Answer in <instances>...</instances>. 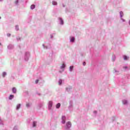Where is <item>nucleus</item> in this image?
Returning <instances> with one entry per match:
<instances>
[{"mask_svg":"<svg viewBox=\"0 0 130 130\" xmlns=\"http://www.w3.org/2000/svg\"><path fill=\"white\" fill-rule=\"evenodd\" d=\"M62 123L64 124L66 123V116H62Z\"/></svg>","mask_w":130,"mask_h":130,"instance_id":"f257e3e1","label":"nucleus"},{"mask_svg":"<svg viewBox=\"0 0 130 130\" xmlns=\"http://www.w3.org/2000/svg\"><path fill=\"white\" fill-rule=\"evenodd\" d=\"M71 125H72V124L71 123V122L69 121L67 123V127L70 128Z\"/></svg>","mask_w":130,"mask_h":130,"instance_id":"f03ea898","label":"nucleus"},{"mask_svg":"<svg viewBox=\"0 0 130 130\" xmlns=\"http://www.w3.org/2000/svg\"><path fill=\"white\" fill-rule=\"evenodd\" d=\"M12 90L13 93H16V92H17V89H16L15 87H13L12 88Z\"/></svg>","mask_w":130,"mask_h":130,"instance_id":"7ed1b4c3","label":"nucleus"},{"mask_svg":"<svg viewBox=\"0 0 130 130\" xmlns=\"http://www.w3.org/2000/svg\"><path fill=\"white\" fill-rule=\"evenodd\" d=\"M51 107H52V102H49V108H51Z\"/></svg>","mask_w":130,"mask_h":130,"instance_id":"20e7f679","label":"nucleus"},{"mask_svg":"<svg viewBox=\"0 0 130 130\" xmlns=\"http://www.w3.org/2000/svg\"><path fill=\"white\" fill-rule=\"evenodd\" d=\"M14 98V95L13 94H11L10 95L9 98V99H10V100H12V99Z\"/></svg>","mask_w":130,"mask_h":130,"instance_id":"39448f33","label":"nucleus"},{"mask_svg":"<svg viewBox=\"0 0 130 130\" xmlns=\"http://www.w3.org/2000/svg\"><path fill=\"white\" fill-rule=\"evenodd\" d=\"M52 5H53V6H56V5H57V3L56 2L53 1L52 2Z\"/></svg>","mask_w":130,"mask_h":130,"instance_id":"423d86ee","label":"nucleus"},{"mask_svg":"<svg viewBox=\"0 0 130 130\" xmlns=\"http://www.w3.org/2000/svg\"><path fill=\"white\" fill-rule=\"evenodd\" d=\"M30 9H31V10H33L34 9H35V5H32L30 6Z\"/></svg>","mask_w":130,"mask_h":130,"instance_id":"0eeeda50","label":"nucleus"},{"mask_svg":"<svg viewBox=\"0 0 130 130\" xmlns=\"http://www.w3.org/2000/svg\"><path fill=\"white\" fill-rule=\"evenodd\" d=\"M75 41V38L72 37L71 38V42H74Z\"/></svg>","mask_w":130,"mask_h":130,"instance_id":"6e6552de","label":"nucleus"},{"mask_svg":"<svg viewBox=\"0 0 130 130\" xmlns=\"http://www.w3.org/2000/svg\"><path fill=\"white\" fill-rule=\"evenodd\" d=\"M62 83V80L61 79L59 80V81H58L59 85H61Z\"/></svg>","mask_w":130,"mask_h":130,"instance_id":"1a4fd4ad","label":"nucleus"},{"mask_svg":"<svg viewBox=\"0 0 130 130\" xmlns=\"http://www.w3.org/2000/svg\"><path fill=\"white\" fill-rule=\"evenodd\" d=\"M20 107H21V105L19 104L17 106L16 109L18 110V109H20Z\"/></svg>","mask_w":130,"mask_h":130,"instance_id":"9d476101","label":"nucleus"},{"mask_svg":"<svg viewBox=\"0 0 130 130\" xmlns=\"http://www.w3.org/2000/svg\"><path fill=\"white\" fill-rule=\"evenodd\" d=\"M73 69H74V66H71L70 67V72H72V71H73Z\"/></svg>","mask_w":130,"mask_h":130,"instance_id":"9b49d317","label":"nucleus"},{"mask_svg":"<svg viewBox=\"0 0 130 130\" xmlns=\"http://www.w3.org/2000/svg\"><path fill=\"white\" fill-rule=\"evenodd\" d=\"M59 107H60V104L58 103V104L56 105V108H59Z\"/></svg>","mask_w":130,"mask_h":130,"instance_id":"f8f14e48","label":"nucleus"},{"mask_svg":"<svg viewBox=\"0 0 130 130\" xmlns=\"http://www.w3.org/2000/svg\"><path fill=\"white\" fill-rule=\"evenodd\" d=\"M123 57H124V59L125 60H126V59H128V57H127L126 56H124Z\"/></svg>","mask_w":130,"mask_h":130,"instance_id":"ddd939ff","label":"nucleus"},{"mask_svg":"<svg viewBox=\"0 0 130 130\" xmlns=\"http://www.w3.org/2000/svg\"><path fill=\"white\" fill-rule=\"evenodd\" d=\"M60 23H61V25H63V21L62 20V19L61 18L60 19Z\"/></svg>","mask_w":130,"mask_h":130,"instance_id":"4468645a","label":"nucleus"},{"mask_svg":"<svg viewBox=\"0 0 130 130\" xmlns=\"http://www.w3.org/2000/svg\"><path fill=\"white\" fill-rule=\"evenodd\" d=\"M123 104H126L127 103V101L124 100L123 101Z\"/></svg>","mask_w":130,"mask_h":130,"instance_id":"2eb2a0df","label":"nucleus"},{"mask_svg":"<svg viewBox=\"0 0 130 130\" xmlns=\"http://www.w3.org/2000/svg\"><path fill=\"white\" fill-rule=\"evenodd\" d=\"M33 126H34V127H35V126H36V122L34 121V122H33Z\"/></svg>","mask_w":130,"mask_h":130,"instance_id":"dca6fc26","label":"nucleus"},{"mask_svg":"<svg viewBox=\"0 0 130 130\" xmlns=\"http://www.w3.org/2000/svg\"><path fill=\"white\" fill-rule=\"evenodd\" d=\"M66 66L64 65V64H62V65L61 67V69H64Z\"/></svg>","mask_w":130,"mask_h":130,"instance_id":"f3484780","label":"nucleus"},{"mask_svg":"<svg viewBox=\"0 0 130 130\" xmlns=\"http://www.w3.org/2000/svg\"><path fill=\"white\" fill-rule=\"evenodd\" d=\"M120 14L121 17H122V16H123V12H120Z\"/></svg>","mask_w":130,"mask_h":130,"instance_id":"a211bd4d","label":"nucleus"},{"mask_svg":"<svg viewBox=\"0 0 130 130\" xmlns=\"http://www.w3.org/2000/svg\"><path fill=\"white\" fill-rule=\"evenodd\" d=\"M6 75H7V73L6 72H4L3 73V77H5Z\"/></svg>","mask_w":130,"mask_h":130,"instance_id":"6ab92c4d","label":"nucleus"},{"mask_svg":"<svg viewBox=\"0 0 130 130\" xmlns=\"http://www.w3.org/2000/svg\"><path fill=\"white\" fill-rule=\"evenodd\" d=\"M38 82H39V80H38V79L36 80L35 81L36 84H38Z\"/></svg>","mask_w":130,"mask_h":130,"instance_id":"aec40b11","label":"nucleus"},{"mask_svg":"<svg viewBox=\"0 0 130 130\" xmlns=\"http://www.w3.org/2000/svg\"><path fill=\"white\" fill-rule=\"evenodd\" d=\"M16 29L17 30H19V26H16Z\"/></svg>","mask_w":130,"mask_h":130,"instance_id":"412c9836","label":"nucleus"},{"mask_svg":"<svg viewBox=\"0 0 130 130\" xmlns=\"http://www.w3.org/2000/svg\"><path fill=\"white\" fill-rule=\"evenodd\" d=\"M7 36H8V37H10L11 36V34H7Z\"/></svg>","mask_w":130,"mask_h":130,"instance_id":"4be33fe9","label":"nucleus"},{"mask_svg":"<svg viewBox=\"0 0 130 130\" xmlns=\"http://www.w3.org/2000/svg\"><path fill=\"white\" fill-rule=\"evenodd\" d=\"M29 104H26V107H29Z\"/></svg>","mask_w":130,"mask_h":130,"instance_id":"5701e85b","label":"nucleus"},{"mask_svg":"<svg viewBox=\"0 0 130 130\" xmlns=\"http://www.w3.org/2000/svg\"><path fill=\"white\" fill-rule=\"evenodd\" d=\"M83 66H86V62H83Z\"/></svg>","mask_w":130,"mask_h":130,"instance_id":"b1692460","label":"nucleus"},{"mask_svg":"<svg viewBox=\"0 0 130 130\" xmlns=\"http://www.w3.org/2000/svg\"><path fill=\"white\" fill-rule=\"evenodd\" d=\"M15 3V4H18V0L16 1Z\"/></svg>","mask_w":130,"mask_h":130,"instance_id":"393cba45","label":"nucleus"},{"mask_svg":"<svg viewBox=\"0 0 130 130\" xmlns=\"http://www.w3.org/2000/svg\"><path fill=\"white\" fill-rule=\"evenodd\" d=\"M124 68V69H127V67H125Z\"/></svg>","mask_w":130,"mask_h":130,"instance_id":"a878e982","label":"nucleus"},{"mask_svg":"<svg viewBox=\"0 0 130 130\" xmlns=\"http://www.w3.org/2000/svg\"><path fill=\"white\" fill-rule=\"evenodd\" d=\"M0 19H1V17H0Z\"/></svg>","mask_w":130,"mask_h":130,"instance_id":"bb28decb","label":"nucleus"}]
</instances>
